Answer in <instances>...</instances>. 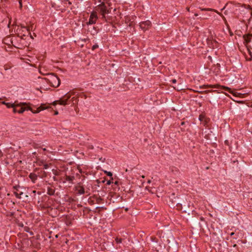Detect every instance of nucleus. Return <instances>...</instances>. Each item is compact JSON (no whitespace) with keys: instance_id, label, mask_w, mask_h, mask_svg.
<instances>
[{"instance_id":"obj_6","label":"nucleus","mask_w":252,"mask_h":252,"mask_svg":"<svg viewBox=\"0 0 252 252\" xmlns=\"http://www.w3.org/2000/svg\"><path fill=\"white\" fill-rule=\"evenodd\" d=\"M98 17L96 12L93 11L90 16L89 21L87 22L88 25H93L95 24Z\"/></svg>"},{"instance_id":"obj_43","label":"nucleus","mask_w":252,"mask_h":252,"mask_svg":"<svg viewBox=\"0 0 252 252\" xmlns=\"http://www.w3.org/2000/svg\"><path fill=\"white\" fill-rule=\"evenodd\" d=\"M211 36H212V37H213V34L212 33V32H211Z\"/></svg>"},{"instance_id":"obj_4","label":"nucleus","mask_w":252,"mask_h":252,"mask_svg":"<svg viewBox=\"0 0 252 252\" xmlns=\"http://www.w3.org/2000/svg\"><path fill=\"white\" fill-rule=\"evenodd\" d=\"M70 95L66 94L62 98L58 100H56L53 102V105H55L57 103L62 105H65L67 104V100L70 98Z\"/></svg>"},{"instance_id":"obj_46","label":"nucleus","mask_w":252,"mask_h":252,"mask_svg":"<svg viewBox=\"0 0 252 252\" xmlns=\"http://www.w3.org/2000/svg\"><path fill=\"white\" fill-rule=\"evenodd\" d=\"M205 123L206 124L207 123V118H206V121H205Z\"/></svg>"},{"instance_id":"obj_7","label":"nucleus","mask_w":252,"mask_h":252,"mask_svg":"<svg viewBox=\"0 0 252 252\" xmlns=\"http://www.w3.org/2000/svg\"><path fill=\"white\" fill-rule=\"evenodd\" d=\"M139 26L142 30L145 31L148 30L152 26V23L149 20H147L140 22Z\"/></svg>"},{"instance_id":"obj_40","label":"nucleus","mask_w":252,"mask_h":252,"mask_svg":"<svg viewBox=\"0 0 252 252\" xmlns=\"http://www.w3.org/2000/svg\"><path fill=\"white\" fill-rule=\"evenodd\" d=\"M183 212H185V213H187L188 211H187V210H184L183 211Z\"/></svg>"},{"instance_id":"obj_49","label":"nucleus","mask_w":252,"mask_h":252,"mask_svg":"<svg viewBox=\"0 0 252 252\" xmlns=\"http://www.w3.org/2000/svg\"><path fill=\"white\" fill-rule=\"evenodd\" d=\"M18 30H19V29L18 28L16 31L18 32Z\"/></svg>"},{"instance_id":"obj_9","label":"nucleus","mask_w":252,"mask_h":252,"mask_svg":"<svg viewBox=\"0 0 252 252\" xmlns=\"http://www.w3.org/2000/svg\"><path fill=\"white\" fill-rule=\"evenodd\" d=\"M13 112L14 113H23L25 110H26V108H24L23 107H21L20 106H19V105H17V106H14V107H13Z\"/></svg>"},{"instance_id":"obj_11","label":"nucleus","mask_w":252,"mask_h":252,"mask_svg":"<svg viewBox=\"0 0 252 252\" xmlns=\"http://www.w3.org/2000/svg\"><path fill=\"white\" fill-rule=\"evenodd\" d=\"M46 108L44 107V105L42 104L40 107H39L38 108H37V110L36 111H33V110L31 109V108H29L30 110H31L32 113H39L40 111L43 110L45 109Z\"/></svg>"},{"instance_id":"obj_27","label":"nucleus","mask_w":252,"mask_h":252,"mask_svg":"<svg viewBox=\"0 0 252 252\" xmlns=\"http://www.w3.org/2000/svg\"><path fill=\"white\" fill-rule=\"evenodd\" d=\"M29 229V227H25L24 228V230H25V231H26V232H29V230H28Z\"/></svg>"},{"instance_id":"obj_8","label":"nucleus","mask_w":252,"mask_h":252,"mask_svg":"<svg viewBox=\"0 0 252 252\" xmlns=\"http://www.w3.org/2000/svg\"><path fill=\"white\" fill-rule=\"evenodd\" d=\"M74 180L75 177L73 175H68L66 173L65 176L63 177V183L67 182L69 184L72 185L74 184L73 181Z\"/></svg>"},{"instance_id":"obj_21","label":"nucleus","mask_w":252,"mask_h":252,"mask_svg":"<svg viewBox=\"0 0 252 252\" xmlns=\"http://www.w3.org/2000/svg\"><path fill=\"white\" fill-rule=\"evenodd\" d=\"M98 47V45L97 44H95L92 47V50H95L96 48H97Z\"/></svg>"},{"instance_id":"obj_31","label":"nucleus","mask_w":252,"mask_h":252,"mask_svg":"<svg viewBox=\"0 0 252 252\" xmlns=\"http://www.w3.org/2000/svg\"><path fill=\"white\" fill-rule=\"evenodd\" d=\"M205 10H206V12L207 11H210L212 12V10H211V9H206H206H205ZM206 14H207V13H206Z\"/></svg>"},{"instance_id":"obj_28","label":"nucleus","mask_w":252,"mask_h":252,"mask_svg":"<svg viewBox=\"0 0 252 252\" xmlns=\"http://www.w3.org/2000/svg\"><path fill=\"white\" fill-rule=\"evenodd\" d=\"M171 81V82H172V83H176V82H177L176 80V79H172Z\"/></svg>"},{"instance_id":"obj_41","label":"nucleus","mask_w":252,"mask_h":252,"mask_svg":"<svg viewBox=\"0 0 252 252\" xmlns=\"http://www.w3.org/2000/svg\"><path fill=\"white\" fill-rule=\"evenodd\" d=\"M32 192H33L34 194H35V192H36V191H35V190H33V191H32Z\"/></svg>"},{"instance_id":"obj_23","label":"nucleus","mask_w":252,"mask_h":252,"mask_svg":"<svg viewBox=\"0 0 252 252\" xmlns=\"http://www.w3.org/2000/svg\"><path fill=\"white\" fill-rule=\"evenodd\" d=\"M171 171H172V172H173L174 171H176V172H178L177 169L176 167H172L171 168Z\"/></svg>"},{"instance_id":"obj_14","label":"nucleus","mask_w":252,"mask_h":252,"mask_svg":"<svg viewBox=\"0 0 252 252\" xmlns=\"http://www.w3.org/2000/svg\"><path fill=\"white\" fill-rule=\"evenodd\" d=\"M205 115L203 114H201L199 116V120L200 122H202V124L204 126H205Z\"/></svg>"},{"instance_id":"obj_38","label":"nucleus","mask_w":252,"mask_h":252,"mask_svg":"<svg viewBox=\"0 0 252 252\" xmlns=\"http://www.w3.org/2000/svg\"><path fill=\"white\" fill-rule=\"evenodd\" d=\"M26 35L25 34H24L22 36H21V38L23 39V36H25Z\"/></svg>"},{"instance_id":"obj_2","label":"nucleus","mask_w":252,"mask_h":252,"mask_svg":"<svg viewBox=\"0 0 252 252\" xmlns=\"http://www.w3.org/2000/svg\"><path fill=\"white\" fill-rule=\"evenodd\" d=\"M14 189V193L16 197L18 198H24V197H28V195L26 194L23 191V188L18 186H14L13 187Z\"/></svg>"},{"instance_id":"obj_5","label":"nucleus","mask_w":252,"mask_h":252,"mask_svg":"<svg viewBox=\"0 0 252 252\" xmlns=\"http://www.w3.org/2000/svg\"><path fill=\"white\" fill-rule=\"evenodd\" d=\"M75 191L76 193L79 195H82L86 193H89L88 190H85L84 187L81 185L80 183H78L77 186L75 187Z\"/></svg>"},{"instance_id":"obj_29","label":"nucleus","mask_w":252,"mask_h":252,"mask_svg":"<svg viewBox=\"0 0 252 252\" xmlns=\"http://www.w3.org/2000/svg\"><path fill=\"white\" fill-rule=\"evenodd\" d=\"M3 156V153L2 151L0 150V158L2 157Z\"/></svg>"},{"instance_id":"obj_39","label":"nucleus","mask_w":252,"mask_h":252,"mask_svg":"<svg viewBox=\"0 0 252 252\" xmlns=\"http://www.w3.org/2000/svg\"><path fill=\"white\" fill-rule=\"evenodd\" d=\"M58 111H56L55 112V115H58Z\"/></svg>"},{"instance_id":"obj_18","label":"nucleus","mask_w":252,"mask_h":252,"mask_svg":"<svg viewBox=\"0 0 252 252\" xmlns=\"http://www.w3.org/2000/svg\"><path fill=\"white\" fill-rule=\"evenodd\" d=\"M21 28L22 29H26L27 32H30V27H27L24 26L23 25H21Z\"/></svg>"},{"instance_id":"obj_35","label":"nucleus","mask_w":252,"mask_h":252,"mask_svg":"<svg viewBox=\"0 0 252 252\" xmlns=\"http://www.w3.org/2000/svg\"><path fill=\"white\" fill-rule=\"evenodd\" d=\"M185 122H182L181 123V125L183 126L184 125H185Z\"/></svg>"},{"instance_id":"obj_16","label":"nucleus","mask_w":252,"mask_h":252,"mask_svg":"<svg viewBox=\"0 0 252 252\" xmlns=\"http://www.w3.org/2000/svg\"><path fill=\"white\" fill-rule=\"evenodd\" d=\"M244 38H245V41L247 44H248V43H250L251 41L250 35L245 36H244Z\"/></svg>"},{"instance_id":"obj_24","label":"nucleus","mask_w":252,"mask_h":252,"mask_svg":"<svg viewBox=\"0 0 252 252\" xmlns=\"http://www.w3.org/2000/svg\"><path fill=\"white\" fill-rule=\"evenodd\" d=\"M183 205L185 207H186V206H189V204L187 202H184Z\"/></svg>"},{"instance_id":"obj_34","label":"nucleus","mask_w":252,"mask_h":252,"mask_svg":"<svg viewBox=\"0 0 252 252\" xmlns=\"http://www.w3.org/2000/svg\"><path fill=\"white\" fill-rule=\"evenodd\" d=\"M208 59H209V60H210L211 61H212V58H211V56H208Z\"/></svg>"},{"instance_id":"obj_33","label":"nucleus","mask_w":252,"mask_h":252,"mask_svg":"<svg viewBox=\"0 0 252 252\" xmlns=\"http://www.w3.org/2000/svg\"><path fill=\"white\" fill-rule=\"evenodd\" d=\"M19 226L23 227L24 226V225H23V224L22 223H19Z\"/></svg>"},{"instance_id":"obj_22","label":"nucleus","mask_w":252,"mask_h":252,"mask_svg":"<svg viewBox=\"0 0 252 252\" xmlns=\"http://www.w3.org/2000/svg\"><path fill=\"white\" fill-rule=\"evenodd\" d=\"M102 199L100 197H98L96 199V202L97 203H100V202L102 201Z\"/></svg>"},{"instance_id":"obj_25","label":"nucleus","mask_w":252,"mask_h":252,"mask_svg":"<svg viewBox=\"0 0 252 252\" xmlns=\"http://www.w3.org/2000/svg\"><path fill=\"white\" fill-rule=\"evenodd\" d=\"M49 166L47 164H45L43 165V169H47Z\"/></svg>"},{"instance_id":"obj_10","label":"nucleus","mask_w":252,"mask_h":252,"mask_svg":"<svg viewBox=\"0 0 252 252\" xmlns=\"http://www.w3.org/2000/svg\"><path fill=\"white\" fill-rule=\"evenodd\" d=\"M38 176V174H36L34 173H30L29 176V178L31 179V180L32 181V182L33 183H35V181L37 180Z\"/></svg>"},{"instance_id":"obj_12","label":"nucleus","mask_w":252,"mask_h":252,"mask_svg":"<svg viewBox=\"0 0 252 252\" xmlns=\"http://www.w3.org/2000/svg\"><path fill=\"white\" fill-rule=\"evenodd\" d=\"M37 174L38 176L41 178H44L47 176L46 173L42 170H41L40 172H38Z\"/></svg>"},{"instance_id":"obj_32","label":"nucleus","mask_w":252,"mask_h":252,"mask_svg":"<svg viewBox=\"0 0 252 252\" xmlns=\"http://www.w3.org/2000/svg\"><path fill=\"white\" fill-rule=\"evenodd\" d=\"M28 32L29 34H30V37H31L32 39H33V37H32V35L31 34V32Z\"/></svg>"},{"instance_id":"obj_13","label":"nucleus","mask_w":252,"mask_h":252,"mask_svg":"<svg viewBox=\"0 0 252 252\" xmlns=\"http://www.w3.org/2000/svg\"><path fill=\"white\" fill-rule=\"evenodd\" d=\"M55 189L50 187H47V194L50 195H53L55 193Z\"/></svg>"},{"instance_id":"obj_45","label":"nucleus","mask_w":252,"mask_h":252,"mask_svg":"<svg viewBox=\"0 0 252 252\" xmlns=\"http://www.w3.org/2000/svg\"><path fill=\"white\" fill-rule=\"evenodd\" d=\"M233 234H234V233H233V232H232V233H231V235H233Z\"/></svg>"},{"instance_id":"obj_48","label":"nucleus","mask_w":252,"mask_h":252,"mask_svg":"<svg viewBox=\"0 0 252 252\" xmlns=\"http://www.w3.org/2000/svg\"><path fill=\"white\" fill-rule=\"evenodd\" d=\"M205 138L207 139L208 137H207V136H206Z\"/></svg>"},{"instance_id":"obj_17","label":"nucleus","mask_w":252,"mask_h":252,"mask_svg":"<svg viewBox=\"0 0 252 252\" xmlns=\"http://www.w3.org/2000/svg\"><path fill=\"white\" fill-rule=\"evenodd\" d=\"M182 205L183 204L182 203H177L176 204V206H177V208L178 210H182V208H183V207H182Z\"/></svg>"},{"instance_id":"obj_30","label":"nucleus","mask_w":252,"mask_h":252,"mask_svg":"<svg viewBox=\"0 0 252 252\" xmlns=\"http://www.w3.org/2000/svg\"><path fill=\"white\" fill-rule=\"evenodd\" d=\"M207 88H208V87H207V86L206 85V91H205L206 94L207 93H208V92H209V90H207Z\"/></svg>"},{"instance_id":"obj_19","label":"nucleus","mask_w":252,"mask_h":252,"mask_svg":"<svg viewBox=\"0 0 252 252\" xmlns=\"http://www.w3.org/2000/svg\"><path fill=\"white\" fill-rule=\"evenodd\" d=\"M122 240L123 239L122 238H119L118 237H117L116 239H115V241L116 242V243L117 244H120L122 242Z\"/></svg>"},{"instance_id":"obj_44","label":"nucleus","mask_w":252,"mask_h":252,"mask_svg":"<svg viewBox=\"0 0 252 252\" xmlns=\"http://www.w3.org/2000/svg\"><path fill=\"white\" fill-rule=\"evenodd\" d=\"M142 178H144L145 176L144 175L142 176Z\"/></svg>"},{"instance_id":"obj_15","label":"nucleus","mask_w":252,"mask_h":252,"mask_svg":"<svg viewBox=\"0 0 252 252\" xmlns=\"http://www.w3.org/2000/svg\"><path fill=\"white\" fill-rule=\"evenodd\" d=\"M1 103L5 105L7 108H11V107L13 108L14 106V104H11L10 103H7L5 101H2V102H1Z\"/></svg>"},{"instance_id":"obj_3","label":"nucleus","mask_w":252,"mask_h":252,"mask_svg":"<svg viewBox=\"0 0 252 252\" xmlns=\"http://www.w3.org/2000/svg\"><path fill=\"white\" fill-rule=\"evenodd\" d=\"M96 10L100 13L103 19H105V14L110 12L104 2H101L97 6Z\"/></svg>"},{"instance_id":"obj_47","label":"nucleus","mask_w":252,"mask_h":252,"mask_svg":"<svg viewBox=\"0 0 252 252\" xmlns=\"http://www.w3.org/2000/svg\"><path fill=\"white\" fill-rule=\"evenodd\" d=\"M226 90H229V89L228 88H226Z\"/></svg>"},{"instance_id":"obj_26","label":"nucleus","mask_w":252,"mask_h":252,"mask_svg":"<svg viewBox=\"0 0 252 252\" xmlns=\"http://www.w3.org/2000/svg\"><path fill=\"white\" fill-rule=\"evenodd\" d=\"M111 183H113L111 180L107 181L106 185H110Z\"/></svg>"},{"instance_id":"obj_42","label":"nucleus","mask_w":252,"mask_h":252,"mask_svg":"<svg viewBox=\"0 0 252 252\" xmlns=\"http://www.w3.org/2000/svg\"><path fill=\"white\" fill-rule=\"evenodd\" d=\"M150 183H151V180H149V181H148V183L150 184Z\"/></svg>"},{"instance_id":"obj_20","label":"nucleus","mask_w":252,"mask_h":252,"mask_svg":"<svg viewBox=\"0 0 252 252\" xmlns=\"http://www.w3.org/2000/svg\"><path fill=\"white\" fill-rule=\"evenodd\" d=\"M104 173L105 174H106L107 175L109 176V177H112V175H113L112 173L110 172V171H104Z\"/></svg>"},{"instance_id":"obj_37","label":"nucleus","mask_w":252,"mask_h":252,"mask_svg":"<svg viewBox=\"0 0 252 252\" xmlns=\"http://www.w3.org/2000/svg\"><path fill=\"white\" fill-rule=\"evenodd\" d=\"M118 181H115V183H114V184L115 185H118Z\"/></svg>"},{"instance_id":"obj_36","label":"nucleus","mask_w":252,"mask_h":252,"mask_svg":"<svg viewBox=\"0 0 252 252\" xmlns=\"http://www.w3.org/2000/svg\"><path fill=\"white\" fill-rule=\"evenodd\" d=\"M19 4L20 5V6L22 7V1H21V0L19 1Z\"/></svg>"},{"instance_id":"obj_1","label":"nucleus","mask_w":252,"mask_h":252,"mask_svg":"<svg viewBox=\"0 0 252 252\" xmlns=\"http://www.w3.org/2000/svg\"><path fill=\"white\" fill-rule=\"evenodd\" d=\"M48 78H44L47 83L49 84L53 87H58L61 84V81L59 77L54 73L48 75Z\"/></svg>"}]
</instances>
